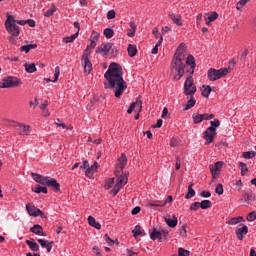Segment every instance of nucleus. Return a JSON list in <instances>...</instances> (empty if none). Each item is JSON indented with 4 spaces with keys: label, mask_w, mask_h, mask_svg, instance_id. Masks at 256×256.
I'll return each instance as SVG.
<instances>
[{
    "label": "nucleus",
    "mask_w": 256,
    "mask_h": 256,
    "mask_svg": "<svg viewBox=\"0 0 256 256\" xmlns=\"http://www.w3.org/2000/svg\"><path fill=\"white\" fill-rule=\"evenodd\" d=\"M109 84H105V89H115L114 97L119 99L127 89V82L123 79V72L117 63H111L108 70L104 74Z\"/></svg>",
    "instance_id": "1"
},
{
    "label": "nucleus",
    "mask_w": 256,
    "mask_h": 256,
    "mask_svg": "<svg viewBox=\"0 0 256 256\" xmlns=\"http://www.w3.org/2000/svg\"><path fill=\"white\" fill-rule=\"evenodd\" d=\"M183 53H185V43H181L178 46L171 62V74L174 75V81H181V78L185 75V69L187 66L183 63V59L185 57Z\"/></svg>",
    "instance_id": "2"
},
{
    "label": "nucleus",
    "mask_w": 256,
    "mask_h": 256,
    "mask_svg": "<svg viewBox=\"0 0 256 256\" xmlns=\"http://www.w3.org/2000/svg\"><path fill=\"white\" fill-rule=\"evenodd\" d=\"M186 65H188L190 68H186V73H189V75L184 83V95L187 97H193L195 93H197V86H195V82L193 81V73H195L197 63L195 62V57H193V55L187 56Z\"/></svg>",
    "instance_id": "3"
},
{
    "label": "nucleus",
    "mask_w": 256,
    "mask_h": 256,
    "mask_svg": "<svg viewBox=\"0 0 256 256\" xmlns=\"http://www.w3.org/2000/svg\"><path fill=\"white\" fill-rule=\"evenodd\" d=\"M90 49H95L97 47V41L96 40H91L90 39V45L87 46V48L84 50L83 55H82V65L84 67V73L85 75H89L91 71H93V64L91 63V51Z\"/></svg>",
    "instance_id": "4"
},
{
    "label": "nucleus",
    "mask_w": 256,
    "mask_h": 256,
    "mask_svg": "<svg viewBox=\"0 0 256 256\" xmlns=\"http://www.w3.org/2000/svg\"><path fill=\"white\" fill-rule=\"evenodd\" d=\"M231 71L229 68H220V69H215V68H210L207 71V79L208 81H219V79H222V77H225L226 75H229Z\"/></svg>",
    "instance_id": "5"
},
{
    "label": "nucleus",
    "mask_w": 256,
    "mask_h": 256,
    "mask_svg": "<svg viewBox=\"0 0 256 256\" xmlns=\"http://www.w3.org/2000/svg\"><path fill=\"white\" fill-rule=\"evenodd\" d=\"M5 27L6 31H8V33H10L12 37H19L21 29L17 25V20H15V17L13 15L7 16V19L5 21Z\"/></svg>",
    "instance_id": "6"
},
{
    "label": "nucleus",
    "mask_w": 256,
    "mask_h": 256,
    "mask_svg": "<svg viewBox=\"0 0 256 256\" xmlns=\"http://www.w3.org/2000/svg\"><path fill=\"white\" fill-rule=\"evenodd\" d=\"M21 80L17 77L7 76L0 81V89H11L13 87H19Z\"/></svg>",
    "instance_id": "7"
},
{
    "label": "nucleus",
    "mask_w": 256,
    "mask_h": 256,
    "mask_svg": "<svg viewBox=\"0 0 256 256\" xmlns=\"http://www.w3.org/2000/svg\"><path fill=\"white\" fill-rule=\"evenodd\" d=\"M203 139L206 141L205 145H211L213 141H215V136L217 135V129L213 127H208L204 132H203Z\"/></svg>",
    "instance_id": "8"
},
{
    "label": "nucleus",
    "mask_w": 256,
    "mask_h": 256,
    "mask_svg": "<svg viewBox=\"0 0 256 256\" xmlns=\"http://www.w3.org/2000/svg\"><path fill=\"white\" fill-rule=\"evenodd\" d=\"M26 211L30 217H41V219H47V215H45L41 209L36 208L33 205L26 204Z\"/></svg>",
    "instance_id": "9"
},
{
    "label": "nucleus",
    "mask_w": 256,
    "mask_h": 256,
    "mask_svg": "<svg viewBox=\"0 0 256 256\" xmlns=\"http://www.w3.org/2000/svg\"><path fill=\"white\" fill-rule=\"evenodd\" d=\"M128 180L129 179L127 178V176L125 174H122L120 177H118V179L112 189L113 195H117V193H119V191H121V188L124 187V185H127Z\"/></svg>",
    "instance_id": "10"
},
{
    "label": "nucleus",
    "mask_w": 256,
    "mask_h": 256,
    "mask_svg": "<svg viewBox=\"0 0 256 256\" xmlns=\"http://www.w3.org/2000/svg\"><path fill=\"white\" fill-rule=\"evenodd\" d=\"M192 119L194 125H199L202 121H211V119H215V114H193Z\"/></svg>",
    "instance_id": "11"
},
{
    "label": "nucleus",
    "mask_w": 256,
    "mask_h": 256,
    "mask_svg": "<svg viewBox=\"0 0 256 256\" xmlns=\"http://www.w3.org/2000/svg\"><path fill=\"white\" fill-rule=\"evenodd\" d=\"M224 165H225V162H223V161H218L215 164L210 165V173H211L213 179H215V177H218V175L221 173V169H223Z\"/></svg>",
    "instance_id": "12"
},
{
    "label": "nucleus",
    "mask_w": 256,
    "mask_h": 256,
    "mask_svg": "<svg viewBox=\"0 0 256 256\" xmlns=\"http://www.w3.org/2000/svg\"><path fill=\"white\" fill-rule=\"evenodd\" d=\"M113 49V44L111 43H105L96 48V53L98 55H102V57H107L109 55V52Z\"/></svg>",
    "instance_id": "13"
},
{
    "label": "nucleus",
    "mask_w": 256,
    "mask_h": 256,
    "mask_svg": "<svg viewBox=\"0 0 256 256\" xmlns=\"http://www.w3.org/2000/svg\"><path fill=\"white\" fill-rule=\"evenodd\" d=\"M31 177H33V179L36 183H40V185H46V187L49 183V179H51V177H49V176H43V175L37 174L35 172L31 173Z\"/></svg>",
    "instance_id": "14"
},
{
    "label": "nucleus",
    "mask_w": 256,
    "mask_h": 256,
    "mask_svg": "<svg viewBox=\"0 0 256 256\" xmlns=\"http://www.w3.org/2000/svg\"><path fill=\"white\" fill-rule=\"evenodd\" d=\"M235 233L237 239H239V241H243V239H245V235L249 233V227H247V225H243L242 227L236 229Z\"/></svg>",
    "instance_id": "15"
},
{
    "label": "nucleus",
    "mask_w": 256,
    "mask_h": 256,
    "mask_svg": "<svg viewBox=\"0 0 256 256\" xmlns=\"http://www.w3.org/2000/svg\"><path fill=\"white\" fill-rule=\"evenodd\" d=\"M164 221L170 227L171 229H175L177 227V224L179 223V220L177 219V216H165Z\"/></svg>",
    "instance_id": "16"
},
{
    "label": "nucleus",
    "mask_w": 256,
    "mask_h": 256,
    "mask_svg": "<svg viewBox=\"0 0 256 256\" xmlns=\"http://www.w3.org/2000/svg\"><path fill=\"white\" fill-rule=\"evenodd\" d=\"M42 249H46L47 253H51V249H53L54 242L45 239H38L37 240Z\"/></svg>",
    "instance_id": "17"
},
{
    "label": "nucleus",
    "mask_w": 256,
    "mask_h": 256,
    "mask_svg": "<svg viewBox=\"0 0 256 256\" xmlns=\"http://www.w3.org/2000/svg\"><path fill=\"white\" fill-rule=\"evenodd\" d=\"M31 233L38 235V237H47V234L43 231V227L39 224H35L30 228Z\"/></svg>",
    "instance_id": "18"
},
{
    "label": "nucleus",
    "mask_w": 256,
    "mask_h": 256,
    "mask_svg": "<svg viewBox=\"0 0 256 256\" xmlns=\"http://www.w3.org/2000/svg\"><path fill=\"white\" fill-rule=\"evenodd\" d=\"M46 187H52L55 193L61 191V184H59L55 178H50Z\"/></svg>",
    "instance_id": "19"
},
{
    "label": "nucleus",
    "mask_w": 256,
    "mask_h": 256,
    "mask_svg": "<svg viewBox=\"0 0 256 256\" xmlns=\"http://www.w3.org/2000/svg\"><path fill=\"white\" fill-rule=\"evenodd\" d=\"M97 169H99V163L94 162L91 167H89L86 171H85V175L88 177V179H92L93 178V174L97 171Z\"/></svg>",
    "instance_id": "20"
},
{
    "label": "nucleus",
    "mask_w": 256,
    "mask_h": 256,
    "mask_svg": "<svg viewBox=\"0 0 256 256\" xmlns=\"http://www.w3.org/2000/svg\"><path fill=\"white\" fill-rule=\"evenodd\" d=\"M127 166V155L125 153H122L121 156L118 158V169H121L123 171V168Z\"/></svg>",
    "instance_id": "21"
},
{
    "label": "nucleus",
    "mask_w": 256,
    "mask_h": 256,
    "mask_svg": "<svg viewBox=\"0 0 256 256\" xmlns=\"http://www.w3.org/2000/svg\"><path fill=\"white\" fill-rule=\"evenodd\" d=\"M59 75H61V69L59 68V66L55 67L54 70V80H51V78H45L44 81H46V83H57V81H59Z\"/></svg>",
    "instance_id": "22"
},
{
    "label": "nucleus",
    "mask_w": 256,
    "mask_h": 256,
    "mask_svg": "<svg viewBox=\"0 0 256 256\" xmlns=\"http://www.w3.org/2000/svg\"><path fill=\"white\" fill-rule=\"evenodd\" d=\"M131 105L135 113H141L143 109V101H141V99L137 98L135 102L131 103Z\"/></svg>",
    "instance_id": "23"
},
{
    "label": "nucleus",
    "mask_w": 256,
    "mask_h": 256,
    "mask_svg": "<svg viewBox=\"0 0 256 256\" xmlns=\"http://www.w3.org/2000/svg\"><path fill=\"white\" fill-rule=\"evenodd\" d=\"M165 205H167V200H155L148 202L147 207H165Z\"/></svg>",
    "instance_id": "24"
},
{
    "label": "nucleus",
    "mask_w": 256,
    "mask_h": 256,
    "mask_svg": "<svg viewBox=\"0 0 256 256\" xmlns=\"http://www.w3.org/2000/svg\"><path fill=\"white\" fill-rule=\"evenodd\" d=\"M226 223L227 225H239V223H245V218L243 216L233 217Z\"/></svg>",
    "instance_id": "25"
},
{
    "label": "nucleus",
    "mask_w": 256,
    "mask_h": 256,
    "mask_svg": "<svg viewBox=\"0 0 256 256\" xmlns=\"http://www.w3.org/2000/svg\"><path fill=\"white\" fill-rule=\"evenodd\" d=\"M49 105V101L44 100L43 103L40 104V109L42 111L43 117H49L51 113L48 111L47 107Z\"/></svg>",
    "instance_id": "26"
},
{
    "label": "nucleus",
    "mask_w": 256,
    "mask_h": 256,
    "mask_svg": "<svg viewBox=\"0 0 256 256\" xmlns=\"http://www.w3.org/2000/svg\"><path fill=\"white\" fill-rule=\"evenodd\" d=\"M18 127H20V129H22L20 131V135H31V126L27 125V124H18Z\"/></svg>",
    "instance_id": "27"
},
{
    "label": "nucleus",
    "mask_w": 256,
    "mask_h": 256,
    "mask_svg": "<svg viewBox=\"0 0 256 256\" xmlns=\"http://www.w3.org/2000/svg\"><path fill=\"white\" fill-rule=\"evenodd\" d=\"M170 19L173 21V23H175V25H178V27L183 25L182 17L179 14H170Z\"/></svg>",
    "instance_id": "28"
},
{
    "label": "nucleus",
    "mask_w": 256,
    "mask_h": 256,
    "mask_svg": "<svg viewBox=\"0 0 256 256\" xmlns=\"http://www.w3.org/2000/svg\"><path fill=\"white\" fill-rule=\"evenodd\" d=\"M88 224L90 227H94V229H97L98 231L101 229V224L97 222L93 216H88Z\"/></svg>",
    "instance_id": "29"
},
{
    "label": "nucleus",
    "mask_w": 256,
    "mask_h": 256,
    "mask_svg": "<svg viewBox=\"0 0 256 256\" xmlns=\"http://www.w3.org/2000/svg\"><path fill=\"white\" fill-rule=\"evenodd\" d=\"M132 234H133V237H135V238L139 237L140 235H142V237H144L145 230H143V228L141 226L137 225L132 230Z\"/></svg>",
    "instance_id": "30"
},
{
    "label": "nucleus",
    "mask_w": 256,
    "mask_h": 256,
    "mask_svg": "<svg viewBox=\"0 0 256 256\" xmlns=\"http://www.w3.org/2000/svg\"><path fill=\"white\" fill-rule=\"evenodd\" d=\"M26 245H28L31 251H39V244H37L35 239L26 240Z\"/></svg>",
    "instance_id": "31"
},
{
    "label": "nucleus",
    "mask_w": 256,
    "mask_h": 256,
    "mask_svg": "<svg viewBox=\"0 0 256 256\" xmlns=\"http://www.w3.org/2000/svg\"><path fill=\"white\" fill-rule=\"evenodd\" d=\"M24 69L26 73H35V71H37V66H35V63H25Z\"/></svg>",
    "instance_id": "32"
},
{
    "label": "nucleus",
    "mask_w": 256,
    "mask_h": 256,
    "mask_svg": "<svg viewBox=\"0 0 256 256\" xmlns=\"http://www.w3.org/2000/svg\"><path fill=\"white\" fill-rule=\"evenodd\" d=\"M150 239H152V241H157V239L161 241V232L157 231V229H153L150 231Z\"/></svg>",
    "instance_id": "33"
},
{
    "label": "nucleus",
    "mask_w": 256,
    "mask_h": 256,
    "mask_svg": "<svg viewBox=\"0 0 256 256\" xmlns=\"http://www.w3.org/2000/svg\"><path fill=\"white\" fill-rule=\"evenodd\" d=\"M31 49H37V44H28L20 47L22 53H29Z\"/></svg>",
    "instance_id": "34"
},
{
    "label": "nucleus",
    "mask_w": 256,
    "mask_h": 256,
    "mask_svg": "<svg viewBox=\"0 0 256 256\" xmlns=\"http://www.w3.org/2000/svg\"><path fill=\"white\" fill-rule=\"evenodd\" d=\"M127 51H128L129 57H135V55H137V46L133 44H129Z\"/></svg>",
    "instance_id": "35"
},
{
    "label": "nucleus",
    "mask_w": 256,
    "mask_h": 256,
    "mask_svg": "<svg viewBox=\"0 0 256 256\" xmlns=\"http://www.w3.org/2000/svg\"><path fill=\"white\" fill-rule=\"evenodd\" d=\"M163 43V35L160 36V39L156 43V45L153 47L151 53L152 55H157L159 53V47H161V44Z\"/></svg>",
    "instance_id": "36"
},
{
    "label": "nucleus",
    "mask_w": 256,
    "mask_h": 256,
    "mask_svg": "<svg viewBox=\"0 0 256 256\" xmlns=\"http://www.w3.org/2000/svg\"><path fill=\"white\" fill-rule=\"evenodd\" d=\"M79 37V32H76L75 34L71 36H66L63 38V43H73Z\"/></svg>",
    "instance_id": "37"
},
{
    "label": "nucleus",
    "mask_w": 256,
    "mask_h": 256,
    "mask_svg": "<svg viewBox=\"0 0 256 256\" xmlns=\"http://www.w3.org/2000/svg\"><path fill=\"white\" fill-rule=\"evenodd\" d=\"M193 197H195V190L193 189V184H189L185 199H193Z\"/></svg>",
    "instance_id": "38"
},
{
    "label": "nucleus",
    "mask_w": 256,
    "mask_h": 256,
    "mask_svg": "<svg viewBox=\"0 0 256 256\" xmlns=\"http://www.w3.org/2000/svg\"><path fill=\"white\" fill-rule=\"evenodd\" d=\"M206 18H208L210 21H217V19L219 18V14L217 12H208L205 14Z\"/></svg>",
    "instance_id": "39"
},
{
    "label": "nucleus",
    "mask_w": 256,
    "mask_h": 256,
    "mask_svg": "<svg viewBox=\"0 0 256 256\" xmlns=\"http://www.w3.org/2000/svg\"><path fill=\"white\" fill-rule=\"evenodd\" d=\"M33 193H44L47 195V187H42L41 185H36L35 188H32Z\"/></svg>",
    "instance_id": "40"
},
{
    "label": "nucleus",
    "mask_w": 256,
    "mask_h": 256,
    "mask_svg": "<svg viewBox=\"0 0 256 256\" xmlns=\"http://www.w3.org/2000/svg\"><path fill=\"white\" fill-rule=\"evenodd\" d=\"M113 185H115V178H108L105 181L104 184V189H106L107 191H109V189H111L113 187Z\"/></svg>",
    "instance_id": "41"
},
{
    "label": "nucleus",
    "mask_w": 256,
    "mask_h": 256,
    "mask_svg": "<svg viewBox=\"0 0 256 256\" xmlns=\"http://www.w3.org/2000/svg\"><path fill=\"white\" fill-rule=\"evenodd\" d=\"M195 103H197V101L193 99V96H191L185 105V111H189V109L195 107Z\"/></svg>",
    "instance_id": "42"
},
{
    "label": "nucleus",
    "mask_w": 256,
    "mask_h": 256,
    "mask_svg": "<svg viewBox=\"0 0 256 256\" xmlns=\"http://www.w3.org/2000/svg\"><path fill=\"white\" fill-rule=\"evenodd\" d=\"M213 203L210 200H203L200 202V209H210Z\"/></svg>",
    "instance_id": "43"
},
{
    "label": "nucleus",
    "mask_w": 256,
    "mask_h": 256,
    "mask_svg": "<svg viewBox=\"0 0 256 256\" xmlns=\"http://www.w3.org/2000/svg\"><path fill=\"white\" fill-rule=\"evenodd\" d=\"M238 166L241 169V175L242 177L245 176L249 172V168H247V165L244 162H239Z\"/></svg>",
    "instance_id": "44"
},
{
    "label": "nucleus",
    "mask_w": 256,
    "mask_h": 256,
    "mask_svg": "<svg viewBox=\"0 0 256 256\" xmlns=\"http://www.w3.org/2000/svg\"><path fill=\"white\" fill-rule=\"evenodd\" d=\"M55 11H57V8L55 7V5H52L50 9L44 12V17H53V15L55 14Z\"/></svg>",
    "instance_id": "45"
},
{
    "label": "nucleus",
    "mask_w": 256,
    "mask_h": 256,
    "mask_svg": "<svg viewBox=\"0 0 256 256\" xmlns=\"http://www.w3.org/2000/svg\"><path fill=\"white\" fill-rule=\"evenodd\" d=\"M104 35L106 39H112L113 35H115V31L111 28H106L104 29Z\"/></svg>",
    "instance_id": "46"
},
{
    "label": "nucleus",
    "mask_w": 256,
    "mask_h": 256,
    "mask_svg": "<svg viewBox=\"0 0 256 256\" xmlns=\"http://www.w3.org/2000/svg\"><path fill=\"white\" fill-rule=\"evenodd\" d=\"M211 91H213L211 86H205L204 89L202 90L203 97H209V95H211Z\"/></svg>",
    "instance_id": "47"
},
{
    "label": "nucleus",
    "mask_w": 256,
    "mask_h": 256,
    "mask_svg": "<svg viewBox=\"0 0 256 256\" xmlns=\"http://www.w3.org/2000/svg\"><path fill=\"white\" fill-rule=\"evenodd\" d=\"M247 3H249V0H240L237 4H236V9L237 11H241V9H243V7L245 5H247Z\"/></svg>",
    "instance_id": "48"
},
{
    "label": "nucleus",
    "mask_w": 256,
    "mask_h": 256,
    "mask_svg": "<svg viewBox=\"0 0 256 256\" xmlns=\"http://www.w3.org/2000/svg\"><path fill=\"white\" fill-rule=\"evenodd\" d=\"M191 255V252L189 250H186L184 248H178V256H189Z\"/></svg>",
    "instance_id": "49"
},
{
    "label": "nucleus",
    "mask_w": 256,
    "mask_h": 256,
    "mask_svg": "<svg viewBox=\"0 0 256 256\" xmlns=\"http://www.w3.org/2000/svg\"><path fill=\"white\" fill-rule=\"evenodd\" d=\"M255 219H256V211L250 212L246 217V221H249V223L255 221Z\"/></svg>",
    "instance_id": "50"
},
{
    "label": "nucleus",
    "mask_w": 256,
    "mask_h": 256,
    "mask_svg": "<svg viewBox=\"0 0 256 256\" xmlns=\"http://www.w3.org/2000/svg\"><path fill=\"white\" fill-rule=\"evenodd\" d=\"M255 155H256L255 151H248L243 153L244 159H253Z\"/></svg>",
    "instance_id": "51"
},
{
    "label": "nucleus",
    "mask_w": 256,
    "mask_h": 256,
    "mask_svg": "<svg viewBox=\"0 0 256 256\" xmlns=\"http://www.w3.org/2000/svg\"><path fill=\"white\" fill-rule=\"evenodd\" d=\"M210 125L212 129H217V127H220L221 122L219 121V119H215L214 121H210Z\"/></svg>",
    "instance_id": "52"
},
{
    "label": "nucleus",
    "mask_w": 256,
    "mask_h": 256,
    "mask_svg": "<svg viewBox=\"0 0 256 256\" xmlns=\"http://www.w3.org/2000/svg\"><path fill=\"white\" fill-rule=\"evenodd\" d=\"M199 208H201L200 202H194L190 206V211H197Z\"/></svg>",
    "instance_id": "53"
},
{
    "label": "nucleus",
    "mask_w": 256,
    "mask_h": 256,
    "mask_svg": "<svg viewBox=\"0 0 256 256\" xmlns=\"http://www.w3.org/2000/svg\"><path fill=\"white\" fill-rule=\"evenodd\" d=\"M215 193L217 195H223V184H217L215 188Z\"/></svg>",
    "instance_id": "54"
},
{
    "label": "nucleus",
    "mask_w": 256,
    "mask_h": 256,
    "mask_svg": "<svg viewBox=\"0 0 256 256\" xmlns=\"http://www.w3.org/2000/svg\"><path fill=\"white\" fill-rule=\"evenodd\" d=\"M99 37H100L99 32L93 31L92 34H91V36H90V39H91L92 41H99Z\"/></svg>",
    "instance_id": "55"
},
{
    "label": "nucleus",
    "mask_w": 256,
    "mask_h": 256,
    "mask_svg": "<svg viewBox=\"0 0 256 256\" xmlns=\"http://www.w3.org/2000/svg\"><path fill=\"white\" fill-rule=\"evenodd\" d=\"M115 10H109L107 13V19H115Z\"/></svg>",
    "instance_id": "56"
},
{
    "label": "nucleus",
    "mask_w": 256,
    "mask_h": 256,
    "mask_svg": "<svg viewBox=\"0 0 256 256\" xmlns=\"http://www.w3.org/2000/svg\"><path fill=\"white\" fill-rule=\"evenodd\" d=\"M138 213H141V207L136 206L135 208L132 209L131 214L138 215Z\"/></svg>",
    "instance_id": "57"
},
{
    "label": "nucleus",
    "mask_w": 256,
    "mask_h": 256,
    "mask_svg": "<svg viewBox=\"0 0 256 256\" xmlns=\"http://www.w3.org/2000/svg\"><path fill=\"white\" fill-rule=\"evenodd\" d=\"M104 239L106 241V243H108V245H113V240L111 239V237H109V234H105Z\"/></svg>",
    "instance_id": "58"
},
{
    "label": "nucleus",
    "mask_w": 256,
    "mask_h": 256,
    "mask_svg": "<svg viewBox=\"0 0 256 256\" xmlns=\"http://www.w3.org/2000/svg\"><path fill=\"white\" fill-rule=\"evenodd\" d=\"M152 34L154 35L155 39H161V36H159V29L154 28L152 30Z\"/></svg>",
    "instance_id": "59"
},
{
    "label": "nucleus",
    "mask_w": 256,
    "mask_h": 256,
    "mask_svg": "<svg viewBox=\"0 0 256 256\" xmlns=\"http://www.w3.org/2000/svg\"><path fill=\"white\" fill-rule=\"evenodd\" d=\"M201 197L209 199V197H211V192H209V191H202L201 192Z\"/></svg>",
    "instance_id": "60"
},
{
    "label": "nucleus",
    "mask_w": 256,
    "mask_h": 256,
    "mask_svg": "<svg viewBox=\"0 0 256 256\" xmlns=\"http://www.w3.org/2000/svg\"><path fill=\"white\" fill-rule=\"evenodd\" d=\"M80 169H85L87 171V169H89V161L85 160L83 165L80 166Z\"/></svg>",
    "instance_id": "61"
},
{
    "label": "nucleus",
    "mask_w": 256,
    "mask_h": 256,
    "mask_svg": "<svg viewBox=\"0 0 256 256\" xmlns=\"http://www.w3.org/2000/svg\"><path fill=\"white\" fill-rule=\"evenodd\" d=\"M57 127H62V129H67V125L64 123H61V120L57 119V122L55 123Z\"/></svg>",
    "instance_id": "62"
},
{
    "label": "nucleus",
    "mask_w": 256,
    "mask_h": 256,
    "mask_svg": "<svg viewBox=\"0 0 256 256\" xmlns=\"http://www.w3.org/2000/svg\"><path fill=\"white\" fill-rule=\"evenodd\" d=\"M26 24L29 25V27H35V20L28 19L26 20Z\"/></svg>",
    "instance_id": "63"
},
{
    "label": "nucleus",
    "mask_w": 256,
    "mask_h": 256,
    "mask_svg": "<svg viewBox=\"0 0 256 256\" xmlns=\"http://www.w3.org/2000/svg\"><path fill=\"white\" fill-rule=\"evenodd\" d=\"M240 59H241L242 61H245V59H247V49H245V50L242 51V54H241V56H240Z\"/></svg>",
    "instance_id": "64"
}]
</instances>
